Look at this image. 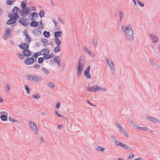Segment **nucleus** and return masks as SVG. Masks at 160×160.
Returning <instances> with one entry per match:
<instances>
[{"instance_id": "f704fd0d", "label": "nucleus", "mask_w": 160, "mask_h": 160, "mask_svg": "<svg viewBox=\"0 0 160 160\" xmlns=\"http://www.w3.org/2000/svg\"><path fill=\"white\" fill-rule=\"evenodd\" d=\"M8 120L10 121L15 122H16L17 123H19V121H18L14 119L12 117L9 116L8 117Z\"/></svg>"}, {"instance_id": "f8f14e48", "label": "nucleus", "mask_w": 160, "mask_h": 160, "mask_svg": "<svg viewBox=\"0 0 160 160\" xmlns=\"http://www.w3.org/2000/svg\"><path fill=\"white\" fill-rule=\"evenodd\" d=\"M16 22H17L14 21L12 18L9 19L7 22V24L8 25L13 24V25L12 26L13 27V26H14L18 24V23Z\"/></svg>"}, {"instance_id": "c85d7f7f", "label": "nucleus", "mask_w": 160, "mask_h": 160, "mask_svg": "<svg viewBox=\"0 0 160 160\" xmlns=\"http://www.w3.org/2000/svg\"><path fill=\"white\" fill-rule=\"evenodd\" d=\"M32 13L33 16V18L35 19L34 20H37L39 17L38 13L36 12H34Z\"/></svg>"}, {"instance_id": "338daca9", "label": "nucleus", "mask_w": 160, "mask_h": 160, "mask_svg": "<svg viewBox=\"0 0 160 160\" xmlns=\"http://www.w3.org/2000/svg\"><path fill=\"white\" fill-rule=\"evenodd\" d=\"M30 8H29V7H26V8H25V9L27 10V11H28L30 13Z\"/></svg>"}, {"instance_id": "9d476101", "label": "nucleus", "mask_w": 160, "mask_h": 160, "mask_svg": "<svg viewBox=\"0 0 160 160\" xmlns=\"http://www.w3.org/2000/svg\"><path fill=\"white\" fill-rule=\"evenodd\" d=\"M116 125L117 127L119 128V130L121 131V132H122L123 135L126 137H128V134L125 131L124 129L122 127L121 125L117 123L116 124Z\"/></svg>"}, {"instance_id": "a19ab883", "label": "nucleus", "mask_w": 160, "mask_h": 160, "mask_svg": "<svg viewBox=\"0 0 160 160\" xmlns=\"http://www.w3.org/2000/svg\"><path fill=\"white\" fill-rule=\"evenodd\" d=\"M128 122L129 123H130L134 127L136 125L135 122H134L131 119H129L128 120Z\"/></svg>"}, {"instance_id": "f3484780", "label": "nucleus", "mask_w": 160, "mask_h": 160, "mask_svg": "<svg viewBox=\"0 0 160 160\" xmlns=\"http://www.w3.org/2000/svg\"><path fill=\"white\" fill-rule=\"evenodd\" d=\"M118 145L121 146L122 147L126 150H129L131 149V148L130 147L121 142H118Z\"/></svg>"}, {"instance_id": "4d7b16f0", "label": "nucleus", "mask_w": 160, "mask_h": 160, "mask_svg": "<svg viewBox=\"0 0 160 160\" xmlns=\"http://www.w3.org/2000/svg\"><path fill=\"white\" fill-rule=\"evenodd\" d=\"M54 55L52 53H51L49 55H48L47 57V59H49L53 57Z\"/></svg>"}, {"instance_id": "9b49d317", "label": "nucleus", "mask_w": 160, "mask_h": 160, "mask_svg": "<svg viewBox=\"0 0 160 160\" xmlns=\"http://www.w3.org/2000/svg\"><path fill=\"white\" fill-rule=\"evenodd\" d=\"M34 62V59L31 58H27L24 60V63L26 64L30 65L33 63Z\"/></svg>"}, {"instance_id": "4be33fe9", "label": "nucleus", "mask_w": 160, "mask_h": 160, "mask_svg": "<svg viewBox=\"0 0 160 160\" xmlns=\"http://www.w3.org/2000/svg\"><path fill=\"white\" fill-rule=\"evenodd\" d=\"M26 37L25 38V41L27 42H29L31 41V38L29 35L27 34L26 32H25Z\"/></svg>"}, {"instance_id": "bf43d9fd", "label": "nucleus", "mask_w": 160, "mask_h": 160, "mask_svg": "<svg viewBox=\"0 0 160 160\" xmlns=\"http://www.w3.org/2000/svg\"><path fill=\"white\" fill-rule=\"evenodd\" d=\"M40 67V65L38 64H36L33 66V68L37 69L39 68Z\"/></svg>"}, {"instance_id": "3c124183", "label": "nucleus", "mask_w": 160, "mask_h": 160, "mask_svg": "<svg viewBox=\"0 0 160 160\" xmlns=\"http://www.w3.org/2000/svg\"><path fill=\"white\" fill-rule=\"evenodd\" d=\"M29 18L32 21L34 20H35V19L33 18V16L32 13L29 14Z\"/></svg>"}, {"instance_id": "2f4dec72", "label": "nucleus", "mask_w": 160, "mask_h": 160, "mask_svg": "<svg viewBox=\"0 0 160 160\" xmlns=\"http://www.w3.org/2000/svg\"><path fill=\"white\" fill-rule=\"evenodd\" d=\"M55 41L56 44L58 45H59L61 43L60 39L58 37L55 38Z\"/></svg>"}, {"instance_id": "a18cd8bd", "label": "nucleus", "mask_w": 160, "mask_h": 160, "mask_svg": "<svg viewBox=\"0 0 160 160\" xmlns=\"http://www.w3.org/2000/svg\"><path fill=\"white\" fill-rule=\"evenodd\" d=\"M18 57L20 59L22 60H23L25 58L24 56L20 53H18Z\"/></svg>"}, {"instance_id": "ddd939ff", "label": "nucleus", "mask_w": 160, "mask_h": 160, "mask_svg": "<svg viewBox=\"0 0 160 160\" xmlns=\"http://www.w3.org/2000/svg\"><path fill=\"white\" fill-rule=\"evenodd\" d=\"M42 80V78L41 76L39 75H35L33 82L37 83L38 82H40Z\"/></svg>"}, {"instance_id": "2eb2a0df", "label": "nucleus", "mask_w": 160, "mask_h": 160, "mask_svg": "<svg viewBox=\"0 0 160 160\" xmlns=\"http://www.w3.org/2000/svg\"><path fill=\"white\" fill-rule=\"evenodd\" d=\"M146 118L148 120L153 122H158V123H160V120L150 116H147L146 117Z\"/></svg>"}, {"instance_id": "a211bd4d", "label": "nucleus", "mask_w": 160, "mask_h": 160, "mask_svg": "<svg viewBox=\"0 0 160 160\" xmlns=\"http://www.w3.org/2000/svg\"><path fill=\"white\" fill-rule=\"evenodd\" d=\"M24 50L22 52L24 55L28 57L31 55V52L30 50L27 49Z\"/></svg>"}, {"instance_id": "6ab92c4d", "label": "nucleus", "mask_w": 160, "mask_h": 160, "mask_svg": "<svg viewBox=\"0 0 160 160\" xmlns=\"http://www.w3.org/2000/svg\"><path fill=\"white\" fill-rule=\"evenodd\" d=\"M20 12V10L19 8L17 6L14 7L12 9V12L13 14L15 13H19Z\"/></svg>"}, {"instance_id": "37998d69", "label": "nucleus", "mask_w": 160, "mask_h": 160, "mask_svg": "<svg viewBox=\"0 0 160 160\" xmlns=\"http://www.w3.org/2000/svg\"><path fill=\"white\" fill-rule=\"evenodd\" d=\"M137 2L138 3L140 6H141L142 7H143L144 6V4L143 3L140 2L139 0H137Z\"/></svg>"}, {"instance_id": "5fc2aeb1", "label": "nucleus", "mask_w": 160, "mask_h": 160, "mask_svg": "<svg viewBox=\"0 0 160 160\" xmlns=\"http://www.w3.org/2000/svg\"><path fill=\"white\" fill-rule=\"evenodd\" d=\"M36 30L38 32V35H40L41 34V32L40 31V28L38 27L37 29L36 28Z\"/></svg>"}, {"instance_id": "f03ea898", "label": "nucleus", "mask_w": 160, "mask_h": 160, "mask_svg": "<svg viewBox=\"0 0 160 160\" xmlns=\"http://www.w3.org/2000/svg\"><path fill=\"white\" fill-rule=\"evenodd\" d=\"M105 59L109 66L111 72L113 74H114L115 70L114 63L112 61L110 60L107 58H105Z\"/></svg>"}, {"instance_id": "774afa93", "label": "nucleus", "mask_w": 160, "mask_h": 160, "mask_svg": "<svg viewBox=\"0 0 160 160\" xmlns=\"http://www.w3.org/2000/svg\"><path fill=\"white\" fill-rule=\"evenodd\" d=\"M3 10L2 8H0V16H2L3 13Z\"/></svg>"}, {"instance_id": "69168bd1", "label": "nucleus", "mask_w": 160, "mask_h": 160, "mask_svg": "<svg viewBox=\"0 0 160 160\" xmlns=\"http://www.w3.org/2000/svg\"><path fill=\"white\" fill-rule=\"evenodd\" d=\"M134 127H135L137 129H138L140 130H142V127H140V126H139L138 125H137L136 124L135 126Z\"/></svg>"}, {"instance_id": "1a4fd4ad", "label": "nucleus", "mask_w": 160, "mask_h": 160, "mask_svg": "<svg viewBox=\"0 0 160 160\" xmlns=\"http://www.w3.org/2000/svg\"><path fill=\"white\" fill-rule=\"evenodd\" d=\"M90 66H88L86 70L84 72V75L88 78H91L90 74L89 72Z\"/></svg>"}, {"instance_id": "0eeeda50", "label": "nucleus", "mask_w": 160, "mask_h": 160, "mask_svg": "<svg viewBox=\"0 0 160 160\" xmlns=\"http://www.w3.org/2000/svg\"><path fill=\"white\" fill-rule=\"evenodd\" d=\"M101 89V87L100 86H93L92 87H89L88 88V90L91 92H96L98 91Z\"/></svg>"}, {"instance_id": "09e8293b", "label": "nucleus", "mask_w": 160, "mask_h": 160, "mask_svg": "<svg viewBox=\"0 0 160 160\" xmlns=\"http://www.w3.org/2000/svg\"><path fill=\"white\" fill-rule=\"evenodd\" d=\"M32 33H33L34 34V35H36L37 36H39L40 35H38V32L36 30V28L32 30Z\"/></svg>"}, {"instance_id": "e433bc0d", "label": "nucleus", "mask_w": 160, "mask_h": 160, "mask_svg": "<svg viewBox=\"0 0 160 160\" xmlns=\"http://www.w3.org/2000/svg\"><path fill=\"white\" fill-rule=\"evenodd\" d=\"M1 119L3 121H5L7 120L8 117L5 115H2L0 117Z\"/></svg>"}, {"instance_id": "c03bdc74", "label": "nucleus", "mask_w": 160, "mask_h": 160, "mask_svg": "<svg viewBox=\"0 0 160 160\" xmlns=\"http://www.w3.org/2000/svg\"><path fill=\"white\" fill-rule=\"evenodd\" d=\"M9 35V34L4 33L3 36V38L5 40H6L7 38H8Z\"/></svg>"}, {"instance_id": "c9c22d12", "label": "nucleus", "mask_w": 160, "mask_h": 160, "mask_svg": "<svg viewBox=\"0 0 160 160\" xmlns=\"http://www.w3.org/2000/svg\"><path fill=\"white\" fill-rule=\"evenodd\" d=\"M21 7L22 9H24L26 8V3L25 2L23 1L21 3Z\"/></svg>"}, {"instance_id": "13d9d810", "label": "nucleus", "mask_w": 160, "mask_h": 160, "mask_svg": "<svg viewBox=\"0 0 160 160\" xmlns=\"http://www.w3.org/2000/svg\"><path fill=\"white\" fill-rule=\"evenodd\" d=\"M10 28H7L5 30V33L9 34H10Z\"/></svg>"}, {"instance_id": "473e14b6", "label": "nucleus", "mask_w": 160, "mask_h": 160, "mask_svg": "<svg viewBox=\"0 0 160 160\" xmlns=\"http://www.w3.org/2000/svg\"><path fill=\"white\" fill-rule=\"evenodd\" d=\"M45 52V54H48L49 52V50L48 49H43L40 51L41 52Z\"/></svg>"}, {"instance_id": "ea45409f", "label": "nucleus", "mask_w": 160, "mask_h": 160, "mask_svg": "<svg viewBox=\"0 0 160 160\" xmlns=\"http://www.w3.org/2000/svg\"><path fill=\"white\" fill-rule=\"evenodd\" d=\"M39 15L42 18L44 16V11L43 10H41L39 12Z\"/></svg>"}, {"instance_id": "de8ad7c7", "label": "nucleus", "mask_w": 160, "mask_h": 160, "mask_svg": "<svg viewBox=\"0 0 160 160\" xmlns=\"http://www.w3.org/2000/svg\"><path fill=\"white\" fill-rule=\"evenodd\" d=\"M97 150L101 151H103L105 150L104 148H101L99 146H97Z\"/></svg>"}, {"instance_id": "bb28decb", "label": "nucleus", "mask_w": 160, "mask_h": 160, "mask_svg": "<svg viewBox=\"0 0 160 160\" xmlns=\"http://www.w3.org/2000/svg\"><path fill=\"white\" fill-rule=\"evenodd\" d=\"M42 70L43 72L46 75H48L50 73L45 68H42Z\"/></svg>"}, {"instance_id": "5701e85b", "label": "nucleus", "mask_w": 160, "mask_h": 160, "mask_svg": "<svg viewBox=\"0 0 160 160\" xmlns=\"http://www.w3.org/2000/svg\"><path fill=\"white\" fill-rule=\"evenodd\" d=\"M119 21L120 23H121L123 18L124 13L120 11L119 12Z\"/></svg>"}, {"instance_id": "aec40b11", "label": "nucleus", "mask_w": 160, "mask_h": 160, "mask_svg": "<svg viewBox=\"0 0 160 160\" xmlns=\"http://www.w3.org/2000/svg\"><path fill=\"white\" fill-rule=\"evenodd\" d=\"M59 59H60L59 57L57 56H55L54 58V61L57 63L59 67H60L61 66V64H60Z\"/></svg>"}, {"instance_id": "603ef678", "label": "nucleus", "mask_w": 160, "mask_h": 160, "mask_svg": "<svg viewBox=\"0 0 160 160\" xmlns=\"http://www.w3.org/2000/svg\"><path fill=\"white\" fill-rule=\"evenodd\" d=\"M25 88L26 90L27 91V93H29L30 92V89H29V88L28 86H27V85H25Z\"/></svg>"}, {"instance_id": "8fccbe9b", "label": "nucleus", "mask_w": 160, "mask_h": 160, "mask_svg": "<svg viewBox=\"0 0 160 160\" xmlns=\"http://www.w3.org/2000/svg\"><path fill=\"white\" fill-rule=\"evenodd\" d=\"M58 20L59 23L62 24H64V22L62 19L59 17L58 18Z\"/></svg>"}, {"instance_id": "39448f33", "label": "nucleus", "mask_w": 160, "mask_h": 160, "mask_svg": "<svg viewBox=\"0 0 160 160\" xmlns=\"http://www.w3.org/2000/svg\"><path fill=\"white\" fill-rule=\"evenodd\" d=\"M84 64H78L77 68V75L79 76L81 74Z\"/></svg>"}, {"instance_id": "b1692460", "label": "nucleus", "mask_w": 160, "mask_h": 160, "mask_svg": "<svg viewBox=\"0 0 160 160\" xmlns=\"http://www.w3.org/2000/svg\"><path fill=\"white\" fill-rule=\"evenodd\" d=\"M30 25L32 27H36L38 25V23L35 21H32L30 23Z\"/></svg>"}, {"instance_id": "680f3d73", "label": "nucleus", "mask_w": 160, "mask_h": 160, "mask_svg": "<svg viewBox=\"0 0 160 160\" xmlns=\"http://www.w3.org/2000/svg\"><path fill=\"white\" fill-rule=\"evenodd\" d=\"M134 155V154L133 153H131L129 155V157H128V158H130V159H132L133 158V156Z\"/></svg>"}, {"instance_id": "4468645a", "label": "nucleus", "mask_w": 160, "mask_h": 160, "mask_svg": "<svg viewBox=\"0 0 160 160\" xmlns=\"http://www.w3.org/2000/svg\"><path fill=\"white\" fill-rule=\"evenodd\" d=\"M19 47L22 49L26 50L28 49L29 44L26 43H24L23 44L19 45Z\"/></svg>"}, {"instance_id": "423d86ee", "label": "nucleus", "mask_w": 160, "mask_h": 160, "mask_svg": "<svg viewBox=\"0 0 160 160\" xmlns=\"http://www.w3.org/2000/svg\"><path fill=\"white\" fill-rule=\"evenodd\" d=\"M150 37L152 40V42L154 43H157L158 41V38L156 36L153 34H150Z\"/></svg>"}, {"instance_id": "052dcab7", "label": "nucleus", "mask_w": 160, "mask_h": 160, "mask_svg": "<svg viewBox=\"0 0 160 160\" xmlns=\"http://www.w3.org/2000/svg\"><path fill=\"white\" fill-rule=\"evenodd\" d=\"M85 50L88 53V54L89 55H90V56H91V54H90L91 53V52L89 51V49H88L87 48H85Z\"/></svg>"}, {"instance_id": "f257e3e1", "label": "nucleus", "mask_w": 160, "mask_h": 160, "mask_svg": "<svg viewBox=\"0 0 160 160\" xmlns=\"http://www.w3.org/2000/svg\"><path fill=\"white\" fill-rule=\"evenodd\" d=\"M121 28L125 34V37L127 40L130 41L133 40V32L130 26L128 25L126 27L124 26H121Z\"/></svg>"}, {"instance_id": "a878e982", "label": "nucleus", "mask_w": 160, "mask_h": 160, "mask_svg": "<svg viewBox=\"0 0 160 160\" xmlns=\"http://www.w3.org/2000/svg\"><path fill=\"white\" fill-rule=\"evenodd\" d=\"M83 56H81L78 60V64H84V62L83 60Z\"/></svg>"}, {"instance_id": "864d4df0", "label": "nucleus", "mask_w": 160, "mask_h": 160, "mask_svg": "<svg viewBox=\"0 0 160 160\" xmlns=\"http://www.w3.org/2000/svg\"><path fill=\"white\" fill-rule=\"evenodd\" d=\"M42 52H41L40 51L39 52L35 53L34 55V57L35 58H37L39 55H42Z\"/></svg>"}, {"instance_id": "72a5a7b5", "label": "nucleus", "mask_w": 160, "mask_h": 160, "mask_svg": "<svg viewBox=\"0 0 160 160\" xmlns=\"http://www.w3.org/2000/svg\"><path fill=\"white\" fill-rule=\"evenodd\" d=\"M111 139L112 141L117 145H118V142L116 138L113 136H111Z\"/></svg>"}, {"instance_id": "6e6d98bb", "label": "nucleus", "mask_w": 160, "mask_h": 160, "mask_svg": "<svg viewBox=\"0 0 160 160\" xmlns=\"http://www.w3.org/2000/svg\"><path fill=\"white\" fill-rule=\"evenodd\" d=\"M55 114L59 117H63V116L62 115H60L59 113L58 112H57L56 111L55 112Z\"/></svg>"}, {"instance_id": "4c0bfd02", "label": "nucleus", "mask_w": 160, "mask_h": 160, "mask_svg": "<svg viewBox=\"0 0 160 160\" xmlns=\"http://www.w3.org/2000/svg\"><path fill=\"white\" fill-rule=\"evenodd\" d=\"M60 51V48L59 45H58L54 49V52H57Z\"/></svg>"}, {"instance_id": "393cba45", "label": "nucleus", "mask_w": 160, "mask_h": 160, "mask_svg": "<svg viewBox=\"0 0 160 160\" xmlns=\"http://www.w3.org/2000/svg\"><path fill=\"white\" fill-rule=\"evenodd\" d=\"M62 35V32L61 31H58L54 32V36L55 38L61 37Z\"/></svg>"}, {"instance_id": "c756f323", "label": "nucleus", "mask_w": 160, "mask_h": 160, "mask_svg": "<svg viewBox=\"0 0 160 160\" xmlns=\"http://www.w3.org/2000/svg\"><path fill=\"white\" fill-rule=\"evenodd\" d=\"M43 35L45 37L48 38L50 36V32H49L46 31H44Z\"/></svg>"}, {"instance_id": "6e6552de", "label": "nucleus", "mask_w": 160, "mask_h": 160, "mask_svg": "<svg viewBox=\"0 0 160 160\" xmlns=\"http://www.w3.org/2000/svg\"><path fill=\"white\" fill-rule=\"evenodd\" d=\"M24 9H22L20 10V15L22 17H25L28 16L30 13L27 10Z\"/></svg>"}, {"instance_id": "20e7f679", "label": "nucleus", "mask_w": 160, "mask_h": 160, "mask_svg": "<svg viewBox=\"0 0 160 160\" xmlns=\"http://www.w3.org/2000/svg\"><path fill=\"white\" fill-rule=\"evenodd\" d=\"M29 123L31 128L32 130L36 134H37L38 132V130L37 128L36 124L31 121H29Z\"/></svg>"}, {"instance_id": "7ed1b4c3", "label": "nucleus", "mask_w": 160, "mask_h": 160, "mask_svg": "<svg viewBox=\"0 0 160 160\" xmlns=\"http://www.w3.org/2000/svg\"><path fill=\"white\" fill-rule=\"evenodd\" d=\"M18 22L24 26H27L29 23V20L28 19L24 18H20L18 20Z\"/></svg>"}, {"instance_id": "dca6fc26", "label": "nucleus", "mask_w": 160, "mask_h": 160, "mask_svg": "<svg viewBox=\"0 0 160 160\" xmlns=\"http://www.w3.org/2000/svg\"><path fill=\"white\" fill-rule=\"evenodd\" d=\"M34 75L31 74H29L27 75V80L31 82H33L34 78Z\"/></svg>"}, {"instance_id": "0e129e2a", "label": "nucleus", "mask_w": 160, "mask_h": 160, "mask_svg": "<svg viewBox=\"0 0 160 160\" xmlns=\"http://www.w3.org/2000/svg\"><path fill=\"white\" fill-rule=\"evenodd\" d=\"M33 97L38 100L40 98V97L38 95H34L33 96Z\"/></svg>"}, {"instance_id": "e2e57ef3", "label": "nucleus", "mask_w": 160, "mask_h": 160, "mask_svg": "<svg viewBox=\"0 0 160 160\" xmlns=\"http://www.w3.org/2000/svg\"><path fill=\"white\" fill-rule=\"evenodd\" d=\"M149 62L152 65H154L155 64H156V63L152 61V60L149 59Z\"/></svg>"}, {"instance_id": "7c9ffc66", "label": "nucleus", "mask_w": 160, "mask_h": 160, "mask_svg": "<svg viewBox=\"0 0 160 160\" xmlns=\"http://www.w3.org/2000/svg\"><path fill=\"white\" fill-rule=\"evenodd\" d=\"M8 17L10 18H12L14 20V21L17 22V18L16 16H13L11 13V14H9L8 15Z\"/></svg>"}, {"instance_id": "49530a36", "label": "nucleus", "mask_w": 160, "mask_h": 160, "mask_svg": "<svg viewBox=\"0 0 160 160\" xmlns=\"http://www.w3.org/2000/svg\"><path fill=\"white\" fill-rule=\"evenodd\" d=\"M44 59L43 58L41 57L38 58V62L40 64L42 62Z\"/></svg>"}, {"instance_id": "412c9836", "label": "nucleus", "mask_w": 160, "mask_h": 160, "mask_svg": "<svg viewBox=\"0 0 160 160\" xmlns=\"http://www.w3.org/2000/svg\"><path fill=\"white\" fill-rule=\"evenodd\" d=\"M16 1V0H6V4L7 5H12Z\"/></svg>"}, {"instance_id": "cd10ccee", "label": "nucleus", "mask_w": 160, "mask_h": 160, "mask_svg": "<svg viewBox=\"0 0 160 160\" xmlns=\"http://www.w3.org/2000/svg\"><path fill=\"white\" fill-rule=\"evenodd\" d=\"M98 39L96 38H94L93 39V40L92 41V43L93 44L94 46L97 47L98 45Z\"/></svg>"}, {"instance_id": "79ce46f5", "label": "nucleus", "mask_w": 160, "mask_h": 160, "mask_svg": "<svg viewBox=\"0 0 160 160\" xmlns=\"http://www.w3.org/2000/svg\"><path fill=\"white\" fill-rule=\"evenodd\" d=\"M47 84L51 88H53L54 87V84L52 82H48L47 83Z\"/></svg>"}, {"instance_id": "58836bf2", "label": "nucleus", "mask_w": 160, "mask_h": 160, "mask_svg": "<svg viewBox=\"0 0 160 160\" xmlns=\"http://www.w3.org/2000/svg\"><path fill=\"white\" fill-rule=\"evenodd\" d=\"M48 40L47 39L45 38H44L43 39H42V40H41V42H42L43 43V45L44 46H46L47 44H46V42H47Z\"/></svg>"}]
</instances>
